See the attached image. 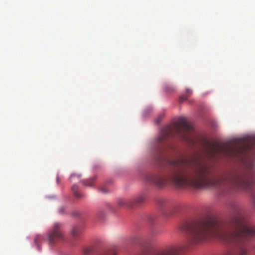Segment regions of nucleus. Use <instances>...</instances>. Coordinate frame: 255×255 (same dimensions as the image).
I'll use <instances>...</instances> for the list:
<instances>
[{
	"instance_id": "12",
	"label": "nucleus",
	"mask_w": 255,
	"mask_h": 255,
	"mask_svg": "<svg viewBox=\"0 0 255 255\" xmlns=\"http://www.w3.org/2000/svg\"><path fill=\"white\" fill-rule=\"evenodd\" d=\"M83 184L87 186H92L93 185L92 179L83 181Z\"/></svg>"
},
{
	"instance_id": "11",
	"label": "nucleus",
	"mask_w": 255,
	"mask_h": 255,
	"mask_svg": "<svg viewBox=\"0 0 255 255\" xmlns=\"http://www.w3.org/2000/svg\"><path fill=\"white\" fill-rule=\"evenodd\" d=\"M79 233V231H78V229L77 227H74L72 228V231H71V234H72L73 237H77Z\"/></svg>"
},
{
	"instance_id": "16",
	"label": "nucleus",
	"mask_w": 255,
	"mask_h": 255,
	"mask_svg": "<svg viewBox=\"0 0 255 255\" xmlns=\"http://www.w3.org/2000/svg\"><path fill=\"white\" fill-rule=\"evenodd\" d=\"M65 211V208L64 207H61L59 209V212L60 214H64Z\"/></svg>"
},
{
	"instance_id": "5",
	"label": "nucleus",
	"mask_w": 255,
	"mask_h": 255,
	"mask_svg": "<svg viewBox=\"0 0 255 255\" xmlns=\"http://www.w3.org/2000/svg\"><path fill=\"white\" fill-rule=\"evenodd\" d=\"M47 241L49 245H53L63 239L62 224L55 223L52 228L47 232Z\"/></svg>"
},
{
	"instance_id": "9",
	"label": "nucleus",
	"mask_w": 255,
	"mask_h": 255,
	"mask_svg": "<svg viewBox=\"0 0 255 255\" xmlns=\"http://www.w3.org/2000/svg\"><path fill=\"white\" fill-rule=\"evenodd\" d=\"M192 94V91L191 89H187L186 90V93L185 95H182L179 98V102L182 103L183 101L186 100L187 99V97L191 95Z\"/></svg>"
},
{
	"instance_id": "1",
	"label": "nucleus",
	"mask_w": 255,
	"mask_h": 255,
	"mask_svg": "<svg viewBox=\"0 0 255 255\" xmlns=\"http://www.w3.org/2000/svg\"><path fill=\"white\" fill-rule=\"evenodd\" d=\"M169 180L179 189L218 187L227 182L232 187L249 189L255 184V164L251 161L245 172L230 175L229 179L214 178L207 166L191 158L167 161Z\"/></svg>"
},
{
	"instance_id": "14",
	"label": "nucleus",
	"mask_w": 255,
	"mask_h": 255,
	"mask_svg": "<svg viewBox=\"0 0 255 255\" xmlns=\"http://www.w3.org/2000/svg\"><path fill=\"white\" fill-rule=\"evenodd\" d=\"M40 239H41V236L40 235H37L36 237H35L34 242L37 245H38V242L40 241Z\"/></svg>"
},
{
	"instance_id": "18",
	"label": "nucleus",
	"mask_w": 255,
	"mask_h": 255,
	"mask_svg": "<svg viewBox=\"0 0 255 255\" xmlns=\"http://www.w3.org/2000/svg\"><path fill=\"white\" fill-rule=\"evenodd\" d=\"M84 252L85 254L87 255L90 253L89 249H84Z\"/></svg>"
},
{
	"instance_id": "13",
	"label": "nucleus",
	"mask_w": 255,
	"mask_h": 255,
	"mask_svg": "<svg viewBox=\"0 0 255 255\" xmlns=\"http://www.w3.org/2000/svg\"><path fill=\"white\" fill-rule=\"evenodd\" d=\"M99 190H100V192L103 193H108V192L107 188H106L104 186H102V187H100Z\"/></svg>"
},
{
	"instance_id": "3",
	"label": "nucleus",
	"mask_w": 255,
	"mask_h": 255,
	"mask_svg": "<svg viewBox=\"0 0 255 255\" xmlns=\"http://www.w3.org/2000/svg\"><path fill=\"white\" fill-rule=\"evenodd\" d=\"M249 140L240 139L238 143L241 145L222 144L219 142L205 141V147L212 155L224 154L229 157H237L245 160L250 154L253 145L248 143Z\"/></svg>"
},
{
	"instance_id": "22",
	"label": "nucleus",
	"mask_w": 255,
	"mask_h": 255,
	"mask_svg": "<svg viewBox=\"0 0 255 255\" xmlns=\"http://www.w3.org/2000/svg\"><path fill=\"white\" fill-rule=\"evenodd\" d=\"M254 141L255 142V135L254 136Z\"/></svg>"
},
{
	"instance_id": "6",
	"label": "nucleus",
	"mask_w": 255,
	"mask_h": 255,
	"mask_svg": "<svg viewBox=\"0 0 255 255\" xmlns=\"http://www.w3.org/2000/svg\"><path fill=\"white\" fill-rule=\"evenodd\" d=\"M146 180L147 182L156 185L158 188L164 187L168 182L166 177L160 174H149L147 175Z\"/></svg>"
},
{
	"instance_id": "21",
	"label": "nucleus",
	"mask_w": 255,
	"mask_h": 255,
	"mask_svg": "<svg viewBox=\"0 0 255 255\" xmlns=\"http://www.w3.org/2000/svg\"><path fill=\"white\" fill-rule=\"evenodd\" d=\"M57 183L59 182V178L58 177H57Z\"/></svg>"
},
{
	"instance_id": "15",
	"label": "nucleus",
	"mask_w": 255,
	"mask_h": 255,
	"mask_svg": "<svg viewBox=\"0 0 255 255\" xmlns=\"http://www.w3.org/2000/svg\"><path fill=\"white\" fill-rule=\"evenodd\" d=\"M159 255H174L171 251H166L163 253L160 254Z\"/></svg>"
},
{
	"instance_id": "20",
	"label": "nucleus",
	"mask_w": 255,
	"mask_h": 255,
	"mask_svg": "<svg viewBox=\"0 0 255 255\" xmlns=\"http://www.w3.org/2000/svg\"><path fill=\"white\" fill-rule=\"evenodd\" d=\"M157 150H158V152L159 153H161L162 152V148L159 146L157 147Z\"/></svg>"
},
{
	"instance_id": "17",
	"label": "nucleus",
	"mask_w": 255,
	"mask_h": 255,
	"mask_svg": "<svg viewBox=\"0 0 255 255\" xmlns=\"http://www.w3.org/2000/svg\"><path fill=\"white\" fill-rule=\"evenodd\" d=\"M104 255H117V252L115 251H113Z\"/></svg>"
},
{
	"instance_id": "23",
	"label": "nucleus",
	"mask_w": 255,
	"mask_h": 255,
	"mask_svg": "<svg viewBox=\"0 0 255 255\" xmlns=\"http://www.w3.org/2000/svg\"><path fill=\"white\" fill-rule=\"evenodd\" d=\"M254 207L255 208V200H254Z\"/></svg>"
},
{
	"instance_id": "7",
	"label": "nucleus",
	"mask_w": 255,
	"mask_h": 255,
	"mask_svg": "<svg viewBox=\"0 0 255 255\" xmlns=\"http://www.w3.org/2000/svg\"><path fill=\"white\" fill-rule=\"evenodd\" d=\"M118 204L120 207L127 206L130 208L134 207V204L132 203V201L130 200H125L124 199H120L118 201Z\"/></svg>"
},
{
	"instance_id": "2",
	"label": "nucleus",
	"mask_w": 255,
	"mask_h": 255,
	"mask_svg": "<svg viewBox=\"0 0 255 255\" xmlns=\"http://www.w3.org/2000/svg\"><path fill=\"white\" fill-rule=\"evenodd\" d=\"M182 231L188 234L189 241L192 244L215 238L235 247L234 251L228 252L225 255H247L249 249L245 242L255 236V227H250L247 224L239 211L226 221L187 223L182 225Z\"/></svg>"
},
{
	"instance_id": "8",
	"label": "nucleus",
	"mask_w": 255,
	"mask_h": 255,
	"mask_svg": "<svg viewBox=\"0 0 255 255\" xmlns=\"http://www.w3.org/2000/svg\"><path fill=\"white\" fill-rule=\"evenodd\" d=\"M145 199V195L144 194H141L136 196L135 198L131 199L132 203L134 204V206L137 204L143 202Z\"/></svg>"
},
{
	"instance_id": "10",
	"label": "nucleus",
	"mask_w": 255,
	"mask_h": 255,
	"mask_svg": "<svg viewBox=\"0 0 255 255\" xmlns=\"http://www.w3.org/2000/svg\"><path fill=\"white\" fill-rule=\"evenodd\" d=\"M72 191L74 193L75 197L80 198L82 197V194L78 191V187L76 185H74L72 187Z\"/></svg>"
},
{
	"instance_id": "19",
	"label": "nucleus",
	"mask_w": 255,
	"mask_h": 255,
	"mask_svg": "<svg viewBox=\"0 0 255 255\" xmlns=\"http://www.w3.org/2000/svg\"><path fill=\"white\" fill-rule=\"evenodd\" d=\"M77 176L78 178H79V175H77L76 174H72L71 175V177H70V180H71V181H72V179L74 178L75 176Z\"/></svg>"
},
{
	"instance_id": "4",
	"label": "nucleus",
	"mask_w": 255,
	"mask_h": 255,
	"mask_svg": "<svg viewBox=\"0 0 255 255\" xmlns=\"http://www.w3.org/2000/svg\"><path fill=\"white\" fill-rule=\"evenodd\" d=\"M192 129L191 125L188 123L185 118H181L173 125L167 126L162 129L161 134L157 138V143L158 144L163 143L170 136L177 135L181 137L183 141L188 144H194V138L189 135Z\"/></svg>"
}]
</instances>
